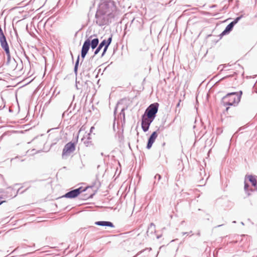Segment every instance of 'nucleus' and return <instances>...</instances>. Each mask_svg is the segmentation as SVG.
Masks as SVG:
<instances>
[{"mask_svg": "<svg viewBox=\"0 0 257 257\" xmlns=\"http://www.w3.org/2000/svg\"><path fill=\"white\" fill-rule=\"evenodd\" d=\"M241 95V91L239 92L229 93L222 98V103L224 106H235L240 101Z\"/></svg>", "mask_w": 257, "mask_h": 257, "instance_id": "1", "label": "nucleus"}, {"mask_svg": "<svg viewBox=\"0 0 257 257\" xmlns=\"http://www.w3.org/2000/svg\"><path fill=\"white\" fill-rule=\"evenodd\" d=\"M115 10L116 7L113 3L104 2L100 5L98 13L101 15L112 17Z\"/></svg>", "mask_w": 257, "mask_h": 257, "instance_id": "2", "label": "nucleus"}, {"mask_svg": "<svg viewBox=\"0 0 257 257\" xmlns=\"http://www.w3.org/2000/svg\"><path fill=\"white\" fill-rule=\"evenodd\" d=\"M99 41L97 38L93 39L91 42H90L89 39H87L84 43L82 50H81V57L84 58L86 54L87 53L90 46H91L92 49H95L96 46L98 45Z\"/></svg>", "mask_w": 257, "mask_h": 257, "instance_id": "3", "label": "nucleus"}, {"mask_svg": "<svg viewBox=\"0 0 257 257\" xmlns=\"http://www.w3.org/2000/svg\"><path fill=\"white\" fill-rule=\"evenodd\" d=\"M158 103L151 104L147 109L144 114L154 119L158 109Z\"/></svg>", "mask_w": 257, "mask_h": 257, "instance_id": "4", "label": "nucleus"}, {"mask_svg": "<svg viewBox=\"0 0 257 257\" xmlns=\"http://www.w3.org/2000/svg\"><path fill=\"white\" fill-rule=\"evenodd\" d=\"M75 149V145L74 143L69 142L64 146L62 152V157L65 158L69 156Z\"/></svg>", "mask_w": 257, "mask_h": 257, "instance_id": "5", "label": "nucleus"}, {"mask_svg": "<svg viewBox=\"0 0 257 257\" xmlns=\"http://www.w3.org/2000/svg\"><path fill=\"white\" fill-rule=\"evenodd\" d=\"M92 189V187H87L85 189H83L82 187H79L78 189H74L73 190H72L68 193H67L65 196L67 198H73L77 197L78 196L80 193H81L82 192L84 191L89 189Z\"/></svg>", "mask_w": 257, "mask_h": 257, "instance_id": "6", "label": "nucleus"}, {"mask_svg": "<svg viewBox=\"0 0 257 257\" xmlns=\"http://www.w3.org/2000/svg\"><path fill=\"white\" fill-rule=\"evenodd\" d=\"M0 43L1 46L6 51L8 56L10 57V52L9 50V46L6 41V38L4 35V34L1 28H0Z\"/></svg>", "mask_w": 257, "mask_h": 257, "instance_id": "7", "label": "nucleus"}, {"mask_svg": "<svg viewBox=\"0 0 257 257\" xmlns=\"http://www.w3.org/2000/svg\"><path fill=\"white\" fill-rule=\"evenodd\" d=\"M154 120V119L148 117V116L146 115V114H144L142 116V128L144 132H147L148 131L150 124Z\"/></svg>", "mask_w": 257, "mask_h": 257, "instance_id": "8", "label": "nucleus"}, {"mask_svg": "<svg viewBox=\"0 0 257 257\" xmlns=\"http://www.w3.org/2000/svg\"><path fill=\"white\" fill-rule=\"evenodd\" d=\"M240 18L241 17L236 18L233 22L227 25L225 29L222 32L221 35L223 36L229 33L232 30L233 26L239 21Z\"/></svg>", "mask_w": 257, "mask_h": 257, "instance_id": "9", "label": "nucleus"}, {"mask_svg": "<svg viewBox=\"0 0 257 257\" xmlns=\"http://www.w3.org/2000/svg\"><path fill=\"white\" fill-rule=\"evenodd\" d=\"M157 136H158V134L156 132H154L152 133V134L150 136V137L149 139V141H148V143L147 144V148L148 149H150L152 147L155 140L157 138Z\"/></svg>", "mask_w": 257, "mask_h": 257, "instance_id": "10", "label": "nucleus"}, {"mask_svg": "<svg viewBox=\"0 0 257 257\" xmlns=\"http://www.w3.org/2000/svg\"><path fill=\"white\" fill-rule=\"evenodd\" d=\"M245 180H248L253 186H255L257 183V177L252 175H247L245 177Z\"/></svg>", "mask_w": 257, "mask_h": 257, "instance_id": "11", "label": "nucleus"}, {"mask_svg": "<svg viewBox=\"0 0 257 257\" xmlns=\"http://www.w3.org/2000/svg\"><path fill=\"white\" fill-rule=\"evenodd\" d=\"M95 224L97 225L100 226H106L110 227H114L113 223L109 221H96L95 222Z\"/></svg>", "mask_w": 257, "mask_h": 257, "instance_id": "12", "label": "nucleus"}, {"mask_svg": "<svg viewBox=\"0 0 257 257\" xmlns=\"http://www.w3.org/2000/svg\"><path fill=\"white\" fill-rule=\"evenodd\" d=\"M91 187H92V189H89V190H91V192L89 193L88 194V193H85L84 194H83V199L84 200H87L90 198H92V196L95 194V191L93 190V186H91ZM88 190H87V191H88ZM87 191V190L86 191Z\"/></svg>", "mask_w": 257, "mask_h": 257, "instance_id": "13", "label": "nucleus"}, {"mask_svg": "<svg viewBox=\"0 0 257 257\" xmlns=\"http://www.w3.org/2000/svg\"><path fill=\"white\" fill-rule=\"evenodd\" d=\"M111 41H112V37H109L108 39V40L106 41V44L104 48L103 51L101 56H103L104 55V54L105 53V52H106L108 47L111 43Z\"/></svg>", "mask_w": 257, "mask_h": 257, "instance_id": "14", "label": "nucleus"}, {"mask_svg": "<svg viewBox=\"0 0 257 257\" xmlns=\"http://www.w3.org/2000/svg\"><path fill=\"white\" fill-rule=\"evenodd\" d=\"M111 41H112V37H109L108 39V40L106 41V44L104 48L103 51L101 56H103L104 55V54L105 53V52H106L108 47L111 43Z\"/></svg>", "mask_w": 257, "mask_h": 257, "instance_id": "15", "label": "nucleus"}, {"mask_svg": "<svg viewBox=\"0 0 257 257\" xmlns=\"http://www.w3.org/2000/svg\"><path fill=\"white\" fill-rule=\"evenodd\" d=\"M248 185L247 184V183H246V180L245 179V181H244V190L245 191H248Z\"/></svg>", "mask_w": 257, "mask_h": 257, "instance_id": "16", "label": "nucleus"}, {"mask_svg": "<svg viewBox=\"0 0 257 257\" xmlns=\"http://www.w3.org/2000/svg\"><path fill=\"white\" fill-rule=\"evenodd\" d=\"M106 44V40H103L101 43L100 44H99V45L100 46V47H101L102 48L103 46H104V47L105 46Z\"/></svg>", "mask_w": 257, "mask_h": 257, "instance_id": "17", "label": "nucleus"}, {"mask_svg": "<svg viewBox=\"0 0 257 257\" xmlns=\"http://www.w3.org/2000/svg\"><path fill=\"white\" fill-rule=\"evenodd\" d=\"M102 48L101 47H100V45H99L98 47L96 49V50H95V52H94V54L96 55L98 53V52H99V51L100 50V49Z\"/></svg>", "mask_w": 257, "mask_h": 257, "instance_id": "18", "label": "nucleus"}, {"mask_svg": "<svg viewBox=\"0 0 257 257\" xmlns=\"http://www.w3.org/2000/svg\"><path fill=\"white\" fill-rule=\"evenodd\" d=\"M181 100H180L179 101V102H178V104H177V107H179V106H180V103H181Z\"/></svg>", "mask_w": 257, "mask_h": 257, "instance_id": "19", "label": "nucleus"}, {"mask_svg": "<svg viewBox=\"0 0 257 257\" xmlns=\"http://www.w3.org/2000/svg\"><path fill=\"white\" fill-rule=\"evenodd\" d=\"M78 59H79V58H78V60H77V62H76V63L75 67H76V66H77V64H78V62H79V60H78Z\"/></svg>", "mask_w": 257, "mask_h": 257, "instance_id": "20", "label": "nucleus"}, {"mask_svg": "<svg viewBox=\"0 0 257 257\" xmlns=\"http://www.w3.org/2000/svg\"><path fill=\"white\" fill-rule=\"evenodd\" d=\"M229 108V106L226 107V111H228V110Z\"/></svg>", "mask_w": 257, "mask_h": 257, "instance_id": "21", "label": "nucleus"}, {"mask_svg": "<svg viewBox=\"0 0 257 257\" xmlns=\"http://www.w3.org/2000/svg\"><path fill=\"white\" fill-rule=\"evenodd\" d=\"M158 178H159V179H160L161 178V176L159 175Z\"/></svg>", "mask_w": 257, "mask_h": 257, "instance_id": "22", "label": "nucleus"}]
</instances>
